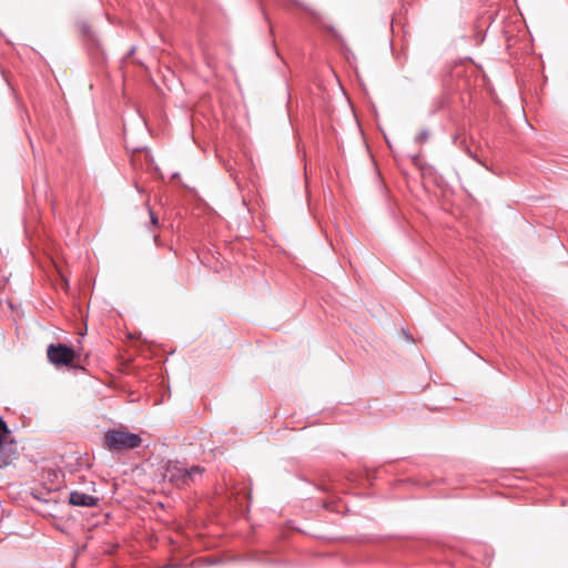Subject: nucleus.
Returning a JSON list of instances; mask_svg holds the SVG:
<instances>
[{
	"label": "nucleus",
	"instance_id": "3",
	"mask_svg": "<svg viewBox=\"0 0 568 568\" xmlns=\"http://www.w3.org/2000/svg\"><path fill=\"white\" fill-rule=\"evenodd\" d=\"M20 457V452L16 439L11 438V429L2 419V467L13 465Z\"/></svg>",
	"mask_w": 568,
	"mask_h": 568
},
{
	"label": "nucleus",
	"instance_id": "12",
	"mask_svg": "<svg viewBox=\"0 0 568 568\" xmlns=\"http://www.w3.org/2000/svg\"><path fill=\"white\" fill-rule=\"evenodd\" d=\"M419 158H420V155H419V154H415V155H413V156H412V160H413V162H414L415 164H417V163H418V161H419Z\"/></svg>",
	"mask_w": 568,
	"mask_h": 568
},
{
	"label": "nucleus",
	"instance_id": "11",
	"mask_svg": "<svg viewBox=\"0 0 568 568\" xmlns=\"http://www.w3.org/2000/svg\"><path fill=\"white\" fill-rule=\"evenodd\" d=\"M467 154L474 159L476 162H478L479 164H483L481 160L478 159L470 150H467Z\"/></svg>",
	"mask_w": 568,
	"mask_h": 568
},
{
	"label": "nucleus",
	"instance_id": "10",
	"mask_svg": "<svg viewBox=\"0 0 568 568\" xmlns=\"http://www.w3.org/2000/svg\"><path fill=\"white\" fill-rule=\"evenodd\" d=\"M150 220H151L152 225H154V226L159 225V219L152 210H150Z\"/></svg>",
	"mask_w": 568,
	"mask_h": 568
},
{
	"label": "nucleus",
	"instance_id": "14",
	"mask_svg": "<svg viewBox=\"0 0 568 568\" xmlns=\"http://www.w3.org/2000/svg\"><path fill=\"white\" fill-rule=\"evenodd\" d=\"M405 337H406L407 339H409V341H413V337H412L410 333H408V332H407V333H405Z\"/></svg>",
	"mask_w": 568,
	"mask_h": 568
},
{
	"label": "nucleus",
	"instance_id": "6",
	"mask_svg": "<svg viewBox=\"0 0 568 568\" xmlns=\"http://www.w3.org/2000/svg\"><path fill=\"white\" fill-rule=\"evenodd\" d=\"M81 29L84 37H87L93 44L98 45V39L90 26L88 23H82Z\"/></svg>",
	"mask_w": 568,
	"mask_h": 568
},
{
	"label": "nucleus",
	"instance_id": "1",
	"mask_svg": "<svg viewBox=\"0 0 568 568\" xmlns=\"http://www.w3.org/2000/svg\"><path fill=\"white\" fill-rule=\"evenodd\" d=\"M104 442L110 450H124L139 447L142 444V438L126 428H110L104 434Z\"/></svg>",
	"mask_w": 568,
	"mask_h": 568
},
{
	"label": "nucleus",
	"instance_id": "4",
	"mask_svg": "<svg viewBox=\"0 0 568 568\" xmlns=\"http://www.w3.org/2000/svg\"><path fill=\"white\" fill-rule=\"evenodd\" d=\"M163 477L178 488L190 485V474L179 463H169Z\"/></svg>",
	"mask_w": 568,
	"mask_h": 568
},
{
	"label": "nucleus",
	"instance_id": "15",
	"mask_svg": "<svg viewBox=\"0 0 568 568\" xmlns=\"http://www.w3.org/2000/svg\"><path fill=\"white\" fill-rule=\"evenodd\" d=\"M8 306H9L11 310H13V308H14V306H13V304H12V302H11V301H8Z\"/></svg>",
	"mask_w": 568,
	"mask_h": 568
},
{
	"label": "nucleus",
	"instance_id": "2",
	"mask_svg": "<svg viewBox=\"0 0 568 568\" xmlns=\"http://www.w3.org/2000/svg\"><path fill=\"white\" fill-rule=\"evenodd\" d=\"M47 357L54 366H69L75 358V352L67 344H50L47 347Z\"/></svg>",
	"mask_w": 568,
	"mask_h": 568
},
{
	"label": "nucleus",
	"instance_id": "5",
	"mask_svg": "<svg viewBox=\"0 0 568 568\" xmlns=\"http://www.w3.org/2000/svg\"><path fill=\"white\" fill-rule=\"evenodd\" d=\"M69 501L73 506L79 507H95L99 503V498L88 495L85 493H81L78 490H72L70 493Z\"/></svg>",
	"mask_w": 568,
	"mask_h": 568
},
{
	"label": "nucleus",
	"instance_id": "9",
	"mask_svg": "<svg viewBox=\"0 0 568 568\" xmlns=\"http://www.w3.org/2000/svg\"><path fill=\"white\" fill-rule=\"evenodd\" d=\"M50 475H52L57 481V483H52L51 489L58 490L60 488V484H61L59 480V478L61 477V474H60V471H52Z\"/></svg>",
	"mask_w": 568,
	"mask_h": 568
},
{
	"label": "nucleus",
	"instance_id": "7",
	"mask_svg": "<svg viewBox=\"0 0 568 568\" xmlns=\"http://www.w3.org/2000/svg\"><path fill=\"white\" fill-rule=\"evenodd\" d=\"M429 139V131L427 129H423L415 138L414 142L416 144H424Z\"/></svg>",
	"mask_w": 568,
	"mask_h": 568
},
{
	"label": "nucleus",
	"instance_id": "13",
	"mask_svg": "<svg viewBox=\"0 0 568 568\" xmlns=\"http://www.w3.org/2000/svg\"><path fill=\"white\" fill-rule=\"evenodd\" d=\"M135 52V47H132L129 52H128V57L132 55L133 53Z\"/></svg>",
	"mask_w": 568,
	"mask_h": 568
},
{
	"label": "nucleus",
	"instance_id": "8",
	"mask_svg": "<svg viewBox=\"0 0 568 568\" xmlns=\"http://www.w3.org/2000/svg\"><path fill=\"white\" fill-rule=\"evenodd\" d=\"M186 473L190 474V484L194 481L195 477L201 476L203 473V468L200 466H192L191 468L186 469Z\"/></svg>",
	"mask_w": 568,
	"mask_h": 568
}]
</instances>
